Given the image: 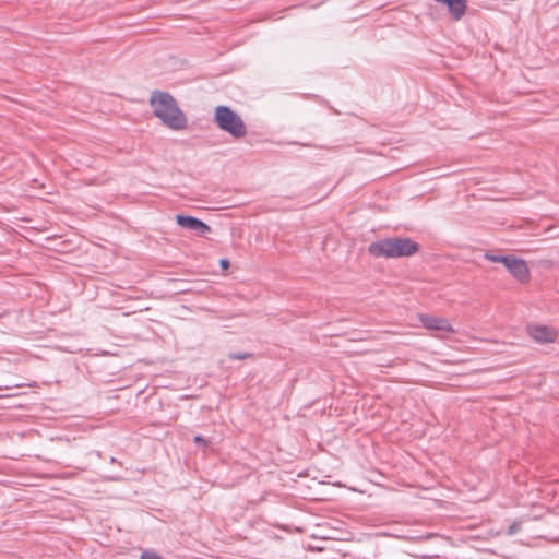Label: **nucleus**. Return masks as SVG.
<instances>
[{
    "label": "nucleus",
    "instance_id": "13",
    "mask_svg": "<svg viewBox=\"0 0 559 559\" xmlns=\"http://www.w3.org/2000/svg\"><path fill=\"white\" fill-rule=\"evenodd\" d=\"M247 357H248V354L230 355V358H233V359H245Z\"/></svg>",
    "mask_w": 559,
    "mask_h": 559
},
{
    "label": "nucleus",
    "instance_id": "4",
    "mask_svg": "<svg viewBox=\"0 0 559 559\" xmlns=\"http://www.w3.org/2000/svg\"><path fill=\"white\" fill-rule=\"evenodd\" d=\"M418 319L424 328L431 331H441L447 333H454V329L448 319L442 317H433L428 314H419Z\"/></svg>",
    "mask_w": 559,
    "mask_h": 559
},
{
    "label": "nucleus",
    "instance_id": "2",
    "mask_svg": "<svg viewBox=\"0 0 559 559\" xmlns=\"http://www.w3.org/2000/svg\"><path fill=\"white\" fill-rule=\"evenodd\" d=\"M419 250L418 243L411 238L393 237L369 245L368 252L374 258L395 259L414 255Z\"/></svg>",
    "mask_w": 559,
    "mask_h": 559
},
{
    "label": "nucleus",
    "instance_id": "11",
    "mask_svg": "<svg viewBox=\"0 0 559 559\" xmlns=\"http://www.w3.org/2000/svg\"><path fill=\"white\" fill-rule=\"evenodd\" d=\"M140 559H162L160 556H158L157 554L155 552H152V551H145L143 552V555L141 556Z\"/></svg>",
    "mask_w": 559,
    "mask_h": 559
},
{
    "label": "nucleus",
    "instance_id": "10",
    "mask_svg": "<svg viewBox=\"0 0 559 559\" xmlns=\"http://www.w3.org/2000/svg\"><path fill=\"white\" fill-rule=\"evenodd\" d=\"M521 528L520 522H513L508 528V535L516 534Z\"/></svg>",
    "mask_w": 559,
    "mask_h": 559
},
{
    "label": "nucleus",
    "instance_id": "9",
    "mask_svg": "<svg viewBox=\"0 0 559 559\" xmlns=\"http://www.w3.org/2000/svg\"><path fill=\"white\" fill-rule=\"evenodd\" d=\"M484 257L490 262L502 263L503 265H506L508 259L510 258V255H499L491 252H486Z\"/></svg>",
    "mask_w": 559,
    "mask_h": 559
},
{
    "label": "nucleus",
    "instance_id": "1",
    "mask_svg": "<svg viewBox=\"0 0 559 559\" xmlns=\"http://www.w3.org/2000/svg\"><path fill=\"white\" fill-rule=\"evenodd\" d=\"M153 114L167 128L180 131L187 127V117L178 107L175 98L165 92H153L150 98Z\"/></svg>",
    "mask_w": 559,
    "mask_h": 559
},
{
    "label": "nucleus",
    "instance_id": "12",
    "mask_svg": "<svg viewBox=\"0 0 559 559\" xmlns=\"http://www.w3.org/2000/svg\"><path fill=\"white\" fill-rule=\"evenodd\" d=\"M219 265L222 266L223 270H227L229 267V261L227 259H222L219 261Z\"/></svg>",
    "mask_w": 559,
    "mask_h": 559
},
{
    "label": "nucleus",
    "instance_id": "5",
    "mask_svg": "<svg viewBox=\"0 0 559 559\" xmlns=\"http://www.w3.org/2000/svg\"><path fill=\"white\" fill-rule=\"evenodd\" d=\"M506 269L520 282H526L530 277V271L526 262L514 255H510L506 263Z\"/></svg>",
    "mask_w": 559,
    "mask_h": 559
},
{
    "label": "nucleus",
    "instance_id": "3",
    "mask_svg": "<svg viewBox=\"0 0 559 559\" xmlns=\"http://www.w3.org/2000/svg\"><path fill=\"white\" fill-rule=\"evenodd\" d=\"M214 122L235 139L247 134V127L240 116L227 106L219 105L215 108Z\"/></svg>",
    "mask_w": 559,
    "mask_h": 559
},
{
    "label": "nucleus",
    "instance_id": "8",
    "mask_svg": "<svg viewBox=\"0 0 559 559\" xmlns=\"http://www.w3.org/2000/svg\"><path fill=\"white\" fill-rule=\"evenodd\" d=\"M448 7L452 17L456 21L461 20L466 11V0H435Z\"/></svg>",
    "mask_w": 559,
    "mask_h": 559
},
{
    "label": "nucleus",
    "instance_id": "7",
    "mask_svg": "<svg viewBox=\"0 0 559 559\" xmlns=\"http://www.w3.org/2000/svg\"><path fill=\"white\" fill-rule=\"evenodd\" d=\"M528 334L538 343H551L557 337V332L546 325H530Z\"/></svg>",
    "mask_w": 559,
    "mask_h": 559
},
{
    "label": "nucleus",
    "instance_id": "6",
    "mask_svg": "<svg viewBox=\"0 0 559 559\" xmlns=\"http://www.w3.org/2000/svg\"><path fill=\"white\" fill-rule=\"evenodd\" d=\"M176 222L179 226L195 231L200 236L210 231V227L205 223L192 216L176 215Z\"/></svg>",
    "mask_w": 559,
    "mask_h": 559
},
{
    "label": "nucleus",
    "instance_id": "14",
    "mask_svg": "<svg viewBox=\"0 0 559 559\" xmlns=\"http://www.w3.org/2000/svg\"><path fill=\"white\" fill-rule=\"evenodd\" d=\"M194 442L195 443H202V442H204V439L202 437H200V436H197V437H194Z\"/></svg>",
    "mask_w": 559,
    "mask_h": 559
}]
</instances>
